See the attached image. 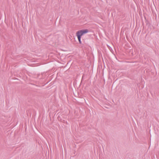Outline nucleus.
<instances>
[{
  "instance_id": "f257e3e1",
  "label": "nucleus",
  "mask_w": 159,
  "mask_h": 159,
  "mask_svg": "<svg viewBox=\"0 0 159 159\" xmlns=\"http://www.w3.org/2000/svg\"><path fill=\"white\" fill-rule=\"evenodd\" d=\"M76 35L77 37V38H81V36L83 35L82 33L80 30L78 31L76 33Z\"/></svg>"
},
{
  "instance_id": "20e7f679",
  "label": "nucleus",
  "mask_w": 159,
  "mask_h": 159,
  "mask_svg": "<svg viewBox=\"0 0 159 159\" xmlns=\"http://www.w3.org/2000/svg\"><path fill=\"white\" fill-rule=\"evenodd\" d=\"M41 75H39L38 76V77L39 79H43V78H41L40 77H39Z\"/></svg>"
},
{
  "instance_id": "7ed1b4c3",
  "label": "nucleus",
  "mask_w": 159,
  "mask_h": 159,
  "mask_svg": "<svg viewBox=\"0 0 159 159\" xmlns=\"http://www.w3.org/2000/svg\"><path fill=\"white\" fill-rule=\"evenodd\" d=\"M78 41H79V42L80 43V44H81L82 43V42H81V38H78Z\"/></svg>"
},
{
  "instance_id": "f03ea898",
  "label": "nucleus",
  "mask_w": 159,
  "mask_h": 159,
  "mask_svg": "<svg viewBox=\"0 0 159 159\" xmlns=\"http://www.w3.org/2000/svg\"><path fill=\"white\" fill-rule=\"evenodd\" d=\"M80 31L83 34V35L84 34H86L88 32L89 30L88 29H84V30H80Z\"/></svg>"
}]
</instances>
